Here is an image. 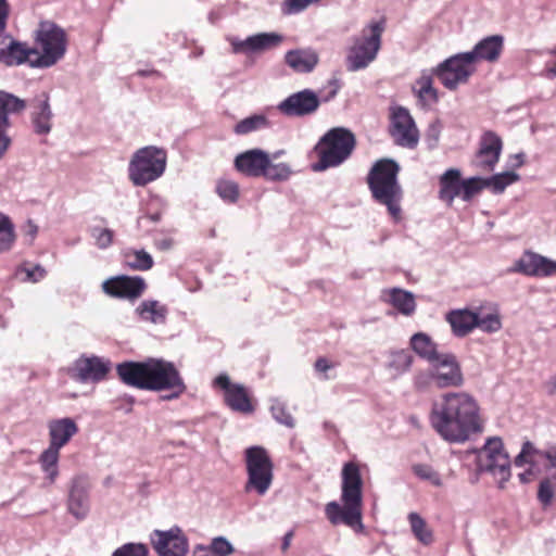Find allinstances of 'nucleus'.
Returning a JSON list of instances; mask_svg holds the SVG:
<instances>
[{
	"instance_id": "44",
	"label": "nucleus",
	"mask_w": 556,
	"mask_h": 556,
	"mask_svg": "<svg viewBox=\"0 0 556 556\" xmlns=\"http://www.w3.org/2000/svg\"><path fill=\"white\" fill-rule=\"evenodd\" d=\"M432 77L430 75H422L417 79L416 86L418 98L428 103H435L439 99L438 91L433 88Z\"/></svg>"
},
{
	"instance_id": "13",
	"label": "nucleus",
	"mask_w": 556,
	"mask_h": 556,
	"mask_svg": "<svg viewBox=\"0 0 556 556\" xmlns=\"http://www.w3.org/2000/svg\"><path fill=\"white\" fill-rule=\"evenodd\" d=\"M151 544L159 556H187L189 542L180 528L154 530L150 535Z\"/></svg>"
},
{
	"instance_id": "57",
	"label": "nucleus",
	"mask_w": 556,
	"mask_h": 556,
	"mask_svg": "<svg viewBox=\"0 0 556 556\" xmlns=\"http://www.w3.org/2000/svg\"><path fill=\"white\" fill-rule=\"evenodd\" d=\"M534 453L539 454V452L534 448L532 443L529 441L525 442L522 444L520 453L515 457V465L517 467H521L527 463H531L529 457Z\"/></svg>"
},
{
	"instance_id": "19",
	"label": "nucleus",
	"mask_w": 556,
	"mask_h": 556,
	"mask_svg": "<svg viewBox=\"0 0 556 556\" xmlns=\"http://www.w3.org/2000/svg\"><path fill=\"white\" fill-rule=\"evenodd\" d=\"M90 482L84 475L75 476L70 483L67 509L77 520L85 519L90 510Z\"/></svg>"
},
{
	"instance_id": "23",
	"label": "nucleus",
	"mask_w": 556,
	"mask_h": 556,
	"mask_svg": "<svg viewBox=\"0 0 556 556\" xmlns=\"http://www.w3.org/2000/svg\"><path fill=\"white\" fill-rule=\"evenodd\" d=\"M269 165V154L258 148L239 153L233 161L237 172L250 178H260Z\"/></svg>"
},
{
	"instance_id": "5",
	"label": "nucleus",
	"mask_w": 556,
	"mask_h": 556,
	"mask_svg": "<svg viewBox=\"0 0 556 556\" xmlns=\"http://www.w3.org/2000/svg\"><path fill=\"white\" fill-rule=\"evenodd\" d=\"M355 144V136L350 129L344 127L329 129L315 147L318 162L313 165V169L323 172L340 166L351 156Z\"/></svg>"
},
{
	"instance_id": "35",
	"label": "nucleus",
	"mask_w": 556,
	"mask_h": 556,
	"mask_svg": "<svg viewBox=\"0 0 556 556\" xmlns=\"http://www.w3.org/2000/svg\"><path fill=\"white\" fill-rule=\"evenodd\" d=\"M410 348L421 358L433 363L441 353L437 351V344L425 332H417L410 338Z\"/></svg>"
},
{
	"instance_id": "2",
	"label": "nucleus",
	"mask_w": 556,
	"mask_h": 556,
	"mask_svg": "<svg viewBox=\"0 0 556 556\" xmlns=\"http://www.w3.org/2000/svg\"><path fill=\"white\" fill-rule=\"evenodd\" d=\"M341 502H329L325 507L328 520L345 525L355 531H362L363 480L359 468L354 463H346L342 468Z\"/></svg>"
},
{
	"instance_id": "32",
	"label": "nucleus",
	"mask_w": 556,
	"mask_h": 556,
	"mask_svg": "<svg viewBox=\"0 0 556 556\" xmlns=\"http://www.w3.org/2000/svg\"><path fill=\"white\" fill-rule=\"evenodd\" d=\"M135 313L142 321L162 325L166 321L168 308L156 300L147 299L136 307Z\"/></svg>"
},
{
	"instance_id": "47",
	"label": "nucleus",
	"mask_w": 556,
	"mask_h": 556,
	"mask_svg": "<svg viewBox=\"0 0 556 556\" xmlns=\"http://www.w3.org/2000/svg\"><path fill=\"white\" fill-rule=\"evenodd\" d=\"M412 470L420 480L428 481L434 486L442 485V479L438 471L428 464H414Z\"/></svg>"
},
{
	"instance_id": "29",
	"label": "nucleus",
	"mask_w": 556,
	"mask_h": 556,
	"mask_svg": "<svg viewBox=\"0 0 556 556\" xmlns=\"http://www.w3.org/2000/svg\"><path fill=\"white\" fill-rule=\"evenodd\" d=\"M502 148V139L493 131H485L481 138L478 151L479 165L493 170L500 160Z\"/></svg>"
},
{
	"instance_id": "50",
	"label": "nucleus",
	"mask_w": 556,
	"mask_h": 556,
	"mask_svg": "<svg viewBox=\"0 0 556 556\" xmlns=\"http://www.w3.org/2000/svg\"><path fill=\"white\" fill-rule=\"evenodd\" d=\"M291 169L290 166L286 163H271L269 160V165L264 170V175L262 177H265L268 180L274 181H281L286 180L290 177Z\"/></svg>"
},
{
	"instance_id": "9",
	"label": "nucleus",
	"mask_w": 556,
	"mask_h": 556,
	"mask_svg": "<svg viewBox=\"0 0 556 556\" xmlns=\"http://www.w3.org/2000/svg\"><path fill=\"white\" fill-rule=\"evenodd\" d=\"M383 29L382 22H374L363 29L361 37L354 39L346 56V67L350 72L364 70L376 59L381 47Z\"/></svg>"
},
{
	"instance_id": "56",
	"label": "nucleus",
	"mask_w": 556,
	"mask_h": 556,
	"mask_svg": "<svg viewBox=\"0 0 556 556\" xmlns=\"http://www.w3.org/2000/svg\"><path fill=\"white\" fill-rule=\"evenodd\" d=\"M442 132V124L440 121H434L429 124L426 134H425V141L429 149L437 148L440 136Z\"/></svg>"
},
{
	"instance_id": "62",
	"label": "nucleus",
	"mask_w": 556,
	"mask_h": 556,
	"mask_svg": "<svg viewBox=\"0 0 556 556\" xmlns=\"http://www.w3.org/2000/svg\"><path fill=\"white\" fill-rule=\"evenodd\" d=\"M23 232L26 237L29 238V242H33L38 233V226L34 220L27 219L25 225L23 226Z\"/></svg>"
},
{
	"instance_id": "6",
	"label": "nucleus",
	"mask_w": 556,
	"mask_h": 556,
	"mask_svg": "<svg viewBox=\"0 0 556 556\" xmlns=\"http://www.w3.org/2000/svg\"><path fill=\"white\" fill-rule=\"evenodd\" d=\"M167 154L164 149L147 146L137 150L128 164V178L136 187L157 180L165 172Z\"/></svg>"
},
{
	"instance_id": "45",
	"label": "nucleus",
	"mask_w": 556,
	"mask_h": 556,
	"mask_svg": "<svg viewBox=\"0 0 556 556\" xmlns=\"http://www.w3.org/2000/svg\"><path fill=\"white\" fill-rule=\"evenodd\" d=\"M270 402V413L273 418L288 428H293L295 421L292 415L288 412L286 404L278 399H273Z\"/></svg>"
},
{
	"instance_id": "22",
	"label": "nucleus",
	"mask_w": 556,
	"mask_h": 556,
	"mask_svg": "<svg viewBox=\"0 0 556 556\" xmlns=\"http://www.w3.org/2000/svg\"><path fill=\"white\" fill-rule=\"evenodd\" d=\"M102 289L113 298L135 300L142 295L147 283L142 277L122 275L105 280Z\"/></svg>"
},
{
	"instance_id": "18",
	"label": "nucleus",
	"mask_w": 556,
	"mask_h": 556,
	"mask_svg": "<svg viewBox=\"0 0 556 556\" xmlns=\"http://www.w3.org/2000/svg\"><path fill=\"white\" fill-rule=\"evenodd\" d=\"M228 41L232 53L252 54L278 47L283 41V36L278 33H258L245 39L229 37Z\"/></svg>"
},
{
	"instance_id": "4",
	"label": "nucleus",
	"mask_w": 556,
	"mask_h": 556,
	"mask_svg": "<svg viewBox=\"0 0 556 556\" xmlns=\"http://www.w3.org/2000/svg\"><path fill=\"white\" fill-rule=\"evenodd\" d=\"M34 60L30 61V67L48 68L56 64L66 53L67 36L65 30L51 21L39 23L34 33Z\"/></svg>"
},
{
	"instance_id": "20",
	"label": "nucleus",
	"mask_w": 556,
	"mask_h": 556,
	"mask_svg": "<svg viewBox=\"0 0 556 556\" xmlns=\"http://www.w3.org/2000/svg\"><path fill=\"white\" fill-rule=\"evenodd\" d=\"M509 271L530 277H551L556 275V261L532 251H526Z\"/></svg>"
},
{
	"instance_id": "51",
	"label": "nucleus",
	"mask_w": 556,
	"mask_h": 556,
	"mask_svg": "<svg viewBox=\"0 0 556 556\" xmlns=\"http://www.w3.org/2000/svg\"><path fill=\"white\" fill-rule=\"evenodd\" d=\"M148 546L143 543H125L116 548L111 556H148Z\"/></svg>"
},
{
	"instance_id": "46",
	"label": "nucleus",
	"mask_w": 556,
	"mask_h": 556,
	"mask_svg": "<svg viewBox=\"0 0 556 556\" xmlns=\"http://www.w3.org/2000/svg\"><path fill=\"white\" fill-rule=\"evenodd\" d=\"M216 192L223 201L235 203L239 198V185L233 180L220 179L216 184Z\"/></svg>"
},
{
	"instance_id": "37",
	"label": "nucleus",
	"mask_w": 556,
	"mask_h": 556,
	"mask_svg": "<svg viewBox=\"0 0 556 556\" xmlns=\"http://www.w3.org/2000/svg\"><path fill=\"white\" fill-rule=\"evenodd\" d=\"M26 109L25 100L3 90H0V119H4L5 129L11 124L9 121L10 114H18Z\"/></svg>"
},
{
	"instance_id": "34",
	"label": "nucleus",
	"mask_w": 556,
	"mask_h": 556,
	"mask_svg": "<svg viewBox=\"0 0 556 556\" xmlns=\"http://www.w3.org/2000/svg\"><path fill=\"white\" fill-rule=\"evenodd\" d=\"M386 301H388L399 313L410 316L416 309L415 296L412 292L393 288L384 292Z\"/></svg>"
},
{
	"instance_id": "40",
	"label": "nucleus",
	"mask_w": 556,
	"mask_h": 556,
	"mask_svg": "<svg viewBox=\"0 0 556 556\" xmlns=\"http://www.w3.org/2000/svg\"><path fill=\"white\" fill-rule=\"evenodd\" d=\"M124 260L127 267L134 270H149L153 267L154 261L150 253L141 250L129 249L124 253Z\"/></svg>"
},
{
	"instance_id": "16",
	"label": "nucleus",
	"mask_w": 556,
	"mask_h": 556,
	"mask_svg": "<svg viewBox=\"0 0 556 556\" xmlns=\"http://www.w3.org/2000/svg\"><path fill=\"white\" fill-rule=\"evenodd\" d=\"M213 384L224 391L225 403L233 412L250 414L254 410L247 388L240 383H232L227 374L218 375Z\"/></svg>"
},
{
	"instance_id": "58",
	"label": "nucleus",
	"mask_w": 556,
	"mask_h": 556,
	"mask_svg": "<svg viewBox=\"0 0 556 556\" xmlns=\"http://www.w3.org/2000/svg\"><path fill=\"white\" fill-rule=\"evenodd\" d=\"M414 384L418 390H426L433 384L432 367L427 372H418L414 378Z\"/></svg>"
},
{
	"instance_id": "43",
	"label": "nucleus",
	"mask_w": 556,
	"mask_h": 556,
	"mask_svg": "<svg viewBox=\"0 0 556 556\" xmlns=\"http://www.w3.org/2000/svg\"><path fill=\"white\" fill-rule=\"evenodd\" d=\"M15 240V229L9 216L0 212V253L9 251Z\"/></svg>"
},
{
	"instance_id": "36",
	"label": "nucleus",
	"mask_w": 556,
	"mask_h": 556,
	"mask_svg": "<svg viewBox=\"0 0 556 556\" xmlns=\"http://www.w3.org/2000/svg\"><path fill=\"white\" fill-rule=\"evenodd\" d=\"M60 448L49 445L39 456V465L49 484H53L59 477Z\"/></svg>"
},
{
	"instance_id": "60",
	"label": "nucleus",
	"mask_w": 556,
	"mask_h": 556,
	"mask_svg": "<svg viewBox=\"0 0 556 556\" xmlns=\"http://www.w3.org/2000/svg\"><path fill=\"white\" fill-rule=\"evenodd\" d=\"M9 15L10 4L8 0H0V35H2L7 28Z\"/></svg>"
},
{
	"instance_id": "33",
	"label": "nucleus",
	"mask_w": 556,
	"mask_h": 556,
	"mask_svg": "<svg viewBox=\"0 0 556 556\" xmlns=\"http://www.w3.org/2000/svg\"><path fill=\"white\" fill-rule=\"evenodd\" d=\"M460 170L457 168L447 169L440 177V191L439 198L451 205L456 197L462 193Z\"/></svg>"
},
{
	"instance_id": "15",
	"label": "nucleus",
	"mask_w": 556,
	"mask_h": 556,
	"mask_svg": "<svg viewBox=\"0 0 556 556\" xmlns=\"http://www.w3.org/2000/svg\"><path fill=\"white\" fill-rule=\"evenodd\" d=\"M319 105L317 93L312 89H303L279 102L277 110L287 117H304L314 114Z\"/></svg>"
},
{
	"instance_id": "21",
	"label": "nucleus",
	"mask_w": 556,
	"mask_h": 556,
	"mask_svg": "<svg viewBox=\"0 0 556 556\" xmlns=\"http://www.w3.org/2000/svg\"><path fill=\"white\" fill-rule=\"evenodd\" d=\"M37 50L29 47L26 42L14 39L9 34L0 35V63L7 66H18L34 60Z\"/></svg>"
},
{
	"instance_id": "30",
	"label": "nucleus",
	"mask_w": 556,
	"mask_h": 556,
	"mask_svg": "<svg viewBox=\"0 0 556 556\" xmlns=\"http://www.w3.org/2000/svg\"><path fill=\"white\" fill-rule=\"evenodd\" d=\"M48 430L49 445L61 450L78 432V426L72 418L65 417L49 421Z\"/></svg>"
},
{
	"instance_id": "38",
	"label": "nucleus",
	"mask_w": 556,
	"mask_h": 556,
	"mask_svg": "<svg viewBox=\"0 0 556 556\" xmlns=\"http://www.w3.org/2000/svg\"><path fill=\"white\" fill-rule=\"evenodd\" d=\"M413 359V355L407 350L392 351L389 353L386 368L393 378H397L410 369Z\"/></svg>"
},
{
	"instance_id": "41",
	"label": "nucleus",
	"mask_w": 556,
	"mask_h": 556,
	"mask_svg": "<svg viewBox=\"0 0 556 556\" xmlns=\"http://www.w3.org/2000/svg\"><path fill=\"white\" fill-rule=\"evenodd\" d=\"M408 521L410 525L412 532L416 539L424 545H430L433 542V533L428 528L426 521L417 513L408 514Z\"/></svg>"
},
{
	"instance_id": "1",
	"label": "nucleus",
	"mask_w": 556,
	"mask_h": 556,
	"mask_svg": "<svg viewBox=\"0 0 556 556\" xmlns=\"http://www.w3.org/2000/svg\"><path fill=\"white\" fill-rule=\"evenodd\" d=\"M430 422L450 443H464L483 429L480 408L473 396L466 392H451L432 405Z\"/></svg>"
},
{
	"instance_id": "39",
	"label": "nucleus",
	"mask_w": 556,
	"mask_h": 556,
	"mask_svg": "<svg viewBox=\"0 0 556 556\" xmlns=\"http://www.w3.org/2000/svg\"><path fill=\"white\" fill-rule=\"evenodd\" d=\"M269 127H271V123L265 114H253L238 122L233 127V132L244 136Z\"/></svg>"
},
{
	"instance_id": "31",
	"label": "nucleus",
	"mask_w": 556,
	"mask_h": 556,
	"mask_svg": "<svg viewBox=\"0 0 556 556\" xmlns=\"http://www.w3.org/2000/svg\"><path fill=\"white\" fill-rule=\"evenodd\" d=\"M472 307L453 309L446 314V321L452 328L454 336L464 338L476 329Z\"/></svg>"
},
{
	"instance_id": "27",
	"label": "nucleus",
	"mask_w": 556,
	"mask_h": 556,
	"mask_svg": "<svg viewBox=\"0 0 556 556\" xmlns=\"http://www.w3.org/2000/svg\"><path fill=\"white\" fill-rule=\"evenodd\" d=\"M283 61L293 72L308 74L316 68L319 55L312 47L298 48L287 51Z\"/></svg>"
},
{
	"instance_id": "11",
	"label": "nucleus",
	"mask_w": 556,
	"mask_h": 556,
	"mask_svg": "<svg viewBox=\"0 0 556 556\" xmlns=\"http://www.w3.org/2000/svg\"><path fill=\"white\" fill-rule=\"evenodd\" d=\"M476 71L477 66L472 63V55L462 52L438 64L433 74L446 89L455 90L459 85L468 83Z\"/></svg>"
},
{
	"instance_id": "25",
	"label": "nucleus",
	"mask_w": 556,
	"mask_h": 556,
	"mask_svg": "<svg viewBox=\"0 0 556 556\" xmlns=\"http://www.w3.org/2000/svg\"><path fill=\"white\" fill-rule=\"evenodd\" d=\"M30 122L34 132L47 136L52 129L53 113L48 93L41 92L30 103Z\"/></svg>"
},
{
	"instance_id": "49",
	"label": "nucleus",
	"mask_w": 556,
	"mask_h": 556,
	"mask_svg": "<svg viewBox=\"0 0 556 556\" xmlns=\"http://www.w3.org/2000/svg\"><path fill=\"white\" fill-rule=\"evenodd\" d=\"M166 206L167 204L164 199L159 195H154L150 199L146 215L142 218H147L152 223H159L166 210Z\"/></svg>"
},
{
	"instance_id": "24",
	"label": "nucleus",
	"mask_w": 556,
	"mask_h": 556,
	"mask_svg": "<svg viewBox=\"0 0 556 556\" xmlns=\"http://www.w3.org/2000/svg\"><path fill=\"white\" fill-rule=\"evenodd\" d=\"M476 328L484 333L493 334L503 328L500 305L494 301H482L472 305Z\"/></svg>"
},
{
	"instance_id": "42",
	"label": "nucleus",
	"mask_w": 556,
	"mask_h": 556,
	"mask_svg": "<svg viewBox=\"0 0 556 556\" xmlns=\"http://www.w3.org/2000/svg\"><path fill=\"white\" fill-rule=\"evenodd\" d=\"M519 179V175L514 172H505L484 178V185L491 189L493 193H502L506 187Z\"/></svg>"
},
{
	"instance_id": "53",
	"label": "nucleus",
	"mask_w": 556,
	"mask_h": 556,
	"mask_svg": "<svg viewBox=\"0 0 556 556\" xmlns=\"http://www.w3.org/2000/svg\"><path fill=\"white\" fill-rule=\"evenodd\" d=\"M90 233L96 241V245L101 250L108 249L113 243L114 232L109 228L94 226L90 229Z\"/></svg>"
},
{
	"instance_id": "63",
	"label": "nucleus",
	"mask_w": 556,
	"mask_h": 556,
	"mask_svg": "<svg viewBox=\"0 0 556 556\" xmlns=\"http://www.w3.org/2000/svg\"><path fill=\"white\" fill-rule=\"evenodd\" d=\"M333 367H334V364L331 363L326 357H319L315 362V370L318 371V372H321V374H326L327 370H329V369H331Z\"/></svg>"
},
{
	"instance_id": "14",
	"label": "nucleus",
	"mask_w": 556,
	"mask_h": 556,
	"mask_svg": "<svg viewBox=\"0 0 556 556\" xmlns=\"http://www.w3.org/2000/svg\"><path fill=\"white\" fill-rule=\"evenodd\" d=\"M432 367L433 386L439 389L458 388L464 383V376L455 355L442 353L433 363Z\"/></svg>"
},
{
	"instance_id": "7",
	"label": "nucleus",
	"mask_w": 556,
	"mask_h": 556,
	"mask_svg": "<svg viewBox=\"0 0 556 556\" xmlns=\"http://www.w3.org/2000/svg\"><path fill=\"white\" fill-rule=\"evenodd\" d=\"M244 460L248 475L245 492L265 495L274 480V464L268 452L260 445L250 446L244 451Z\"/></svg>"
},
{
	"instance_id": "10",
	"label": "nucleus",
	"mask_w": 556,
	"mask_h": 556,
	"mask_svg": "<svg viewBox=\"0 0 556 556\" xmlns=\"http://www.w3.org/2000/svg\"><path fill=\"white\" fill-rule=\"evenodd\" d=\"M147 390L170 391L165 399L173 400L179 397L186 391V384L173 363L164 359L150 358Z\"/></svg>"
},
{
	"instance_id": "12",
	"label": "nucleus",
	"mask_w": 556,
	"mask_h": 556,
	"mask_svg": "<svg viewBox=\"0 0 556 556\" xmlns=\"http://www.w3.org/2000/svg\"><path fill=\"white\" fill-rule=\"evenodd\" d=\"M389 131L400 147L415 149L418 144L419 131L409 111L403 106L391 109Z\"/></svg>"
},
{
	"instance_id": "55",
	"label": "nucleus",
	"mask_w": 556,
	"mask_h": 556,
	"mask_svg": "<svg viewBox=\"0 0 556 556\" xmlns=\"http://www.w3.org/2000/svg\"><path fill=\"white\" fill-rule=\"evenodd\" d=\"M552 478H545L540 482L538 498L543 506H549L554 498V488L552 485Z\"/></svg>"
},
{
	"instance_id": "26",
	"label": "nucleus",
	"mask_w": 556,
	"mask_h": 556,
	"mask_svg": "<svg viewBox=\"0 0 556 556\" xmlns=\"http://www.w3.org/2000/svg\"><path fill=\"white\" fill-rule=\"evenodd\" d=\"M150 359L147 362H124L116 366L119 379L127 386L147 390Z\"/></svg>"
},
{
	"instance_id": "61",
	"label": "nucleus",
	"mask_w": 556,
	"mask_h": 556,
	"mask_svg": "<svg viewBox=\"0 0 556 556\" xmlns=\"http://www.w3.org/2000/svg\"><path fill=\"white\" fill-rule=\"evenodd\" d=\"M4 119H0V159L4 155L11 143L10 138L7 135Z\"/></svg>"
},
{
	"instance_id": "54",
	"label": "nucleus",
	"mask_w": 556,
	"mask_h": 556,
	"mask_svg": "<svg viewBox=\"0 0 556 556\" xmlns=\"http://www.w3.org/2000/svg\"><path fill=\"white\" fill-rule=\"evenodd\" d=\"M318 0H283L281 3V12L285 15H295L308 8L309 4Z\"/></svg>"
},
{
	"instance_id": "59",
	"label": "nucleus",
	"mask_w": 556,
	"mask_h": 556,
	"mask_svg": "<svg viewBox=\"0 0 556 556\" xmlns=\"http://www.w3.org/2000/svg\"><path fill=\"white\" fill-rule=\"evenodd\" d=\"M25 273L27 280L31 282H38L41 279H43L47 275L46 269L40 265H36L33 268L25 269Z\"/></svg>"
},
{
	"instance_id": "17",
	"label": "nucleus",
	"mask_w": 556,
	"mask_h": 556,
	"mask_svg": "<svg viewBox=\"0 0 556 556\" xmlns=\"http://www.w3.org/2000/svg\"><path fill=\"white\" fill-rule=\"evenodd\" d=\"M111 369V362L99 356H80L74 362L71 377L86 382H99L103 380Z\"/></svg>"
},
{
	"instance_id": "28",
	"label": "nucleus",
	"mask_w": 556,
	"mask_h": 556,
	"mask_svg": "<svg viewBox=\"0 0 556 556\" xmlns=\"http://www.w3.org/2000/svg\"><path fill=\"white\" fill-rule=\"evenodd\" d=\"M504 48V37L492 35L477 42L471 51L466 53L472 55V63L477 66L479 61L495 62L498 60Z\"/></svg>"
},
{
	"instance_id": "3",
	"label": "nucleus",
	"mask_w": 556,
	"mask_h": 556,
	"mask_svg": "<svg viewBox=\"0 0 556 556\" xmlns=\"http://www.w3.org/2000/svg\"><path fill=\"white\" fill-rule=\"evenodd\" d=\"M399 172L400 166L395 161L383 159L374 164L367 176L372 199L377 203L386 205L395 222L401 218L400 203L403 197L402 188L397 181Z\"/></svg>"
},
{
	"instance_id": "48",
	"label": "nucleus",
	"mask_w": 556,
	"mask_h": 556,
	"mask_svg": "<svg viewBox=\"0 0 556 556\" xmlns=\"http://www.w3.org/2000/svg\"><path fill=\"white\" fill-rule=\"evenodd\" d=\"M460 188H462L460 198L464 201L468 202L476 194H478L482 189L486 188V186L484 185V178L470 177V178L462 181Z\"/></svg>"
},
{
	"instance_id": "8",
	"label": "nucleus",
	"mask_w": 556,
	"mask_h": 556,
	"mask_svg": "<svg viewBox=\"0 0 556 556\" xmlns=\"http://www.w3.org/2000/svg\"><path fill=\"white\" fill-rule=\"evenodd\" d=\"M477 468L479 472L491 475L501 488L510 479V458L501 438L486 439L477 451Z\"/></svg>"
},
{
	"instance_id": "52",
	"label": "nucleus",
	"mask_w": 556,
	"mask_h": 556,
	"mask_svg": "<svg viewBox=\"0 0 556 556\" xmlns=\"http://www.w3.org/2000/svg\"><path fill=\"white\" fill-rule=\"evenodd\" d=\"M205 546L214 556H229L235 552L232 544L225 536H216Z\"/></svg>"
},
{
	"instance_id": "64",
	"label": "nucleus",
	"mask_w": 556,
	"mask_h": 556,
	"mask_svg": "<svg viewBox=\"0 0 556 556\" xmlns=\"http://www.w3.org/2000/svg\"><path fill=\"white\" fill-rule=\"evenodd\" d=\"M192 556H214L211 554V552L206 548L205 545L199 544L194 546Z\"/></svg>"
}]
</instances>
